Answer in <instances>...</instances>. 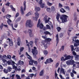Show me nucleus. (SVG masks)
<instances>
[{
  "instance_id": "f257e3e1",
  "label": "nucleus",
  "mask_w": 79,
  "mask_h": 79,
  "mask_svg": "<svg viewBox=\"0 0 79 79\" xmlns=\"http://www.w3.org/2000/svg\"><path fill=\"white\" fill-rule=\"evenodd\" d=\"M67 18H68V16L66 15H62L60 17V19L61 20H62V23H66L67 21Z\"/></svg>"
},
{
  "instance_id": "f03ea898",
  "label": "nucleus",
  "mask_w": 79,
  "mask_h": 79,
  "mask_svg": "<svg viewBox=\"0 0 79 79\" xmlns=\"http://www.w3.org/2000/svg\"><path fill=\"white\" fill-rule=\"evenodd\" d=\"M34 49H32L31 53L33 54L34 58H35L37 57V55L38 53V51L37 50V48L35 47H34Z\"/></svg>"
},
{
  "instance_id": "7ed1b4c3",
  "label": "nucleus",
  "mask_w": 79,
  "mask_h": 79,
  "mask_svg": "<svg viewBox=\"0 0 79 79\" xmlns=\"http://www.w3.org/2000/svg\"><path fill=\"white\" fill-rule=\"evenodd\" d=\"M26 26V27H31L33 26V24L31 23V20H28L27 21Z\"/></svg>"
},
{
  "instance_id": "20e7f679",
  "label": "nucleus",
  "mask_w": 79,
  "mask_h": 79,
  "mask_svg": "<svg viewBox=\"0 0 79 79\" xmlns=\"http://www.w3.org/2000/svg\"><path fill=\"white\" fill-rule=\"evenodd\" d=\"M75 63L73 59H71V60H68L66 62V63L68 66H69V65H73Z\"/></svg>"
},
{
  "instance_id": "39448f33",
  "label": "nucleus",
  "mask_w": 79,
  "mask_h": 79,
  "mask_svg": "<svg viewBox=\"0 0 79 79\" xmlns=\"http://www.w3.org/2000/svg\"><path fill=\"white\" fill-rule=\"evenodd\" d=\"M37 27H40V29H42L44 27V25L42 23H40V19H39L38 20V23L37 25Z\"/></svg>"
},
{
  "instance_id": "423d86ee",
  "label": "nucleus",
  "mask_w": 79,
  "mask_h": 79,
  "mask_svg": "<svg viewBox=\"0 0 79 79\" xmlns=\"http://www.w3.org/2000/svg\"><path fill=\"white\" fill-rule=\"evenodd\" d=\"M73 56H70V55H67L66 57H65L64 60L66 61V60H73Z\"/></svg>"
},
{
  "instance_id": "0eeeda50",
  "label": "nucleus",
  "mask_w": 79,
  "mask_h": 79,
  "mask_svg": "<svg viewBox=\"0 0 79 79\" xmlns=\"http://www.w3.org/2000/svg\"><path fill=\"white\" fill-rule=\"evenodd\" d=\"M70 47L71 48V51L72 52V53L73 55L74 56H76L77 54H76V53L75 52L73 51L74 50V46H73V45H71L70 46Z\"/></svg>"
},
{
  "instance_id": "6e6552de",
  "label": "nucleus",
  "mask_w": 79,
  "mask_h": 79,
  "mask_svg": "<svg viewBox=\"0 0 79 79\" xmlns=\"http://www.w3.org/2000/svg\"><path fill=\"white\" fill-rule=\"evenodd\" d=\"M28 59L30 60V61H29V65H33V63H34V60H32V59L30 58L29 57H27Z\"/></svg>"
},
{
  "instance_id": "1a4fd4ad",
  "label": "nucleus",
  "mask_w": 79,
  "mask_h": 79,
  "mask_svg": "<svg viewBox=\"0 0 79 79\" xmlns=\"http://www.w3.org/2000/svg\"><path fill=\"white\" fill-rule=\"evenodd\" d=\"M35 17L34 18V19L36 21H37V18L39 17V14L37 12H36L35 13Z\"/></svg>"
},
{
  "instance_id": "9d476101",
  "label": "nucleus",
  "mask_w": 79,
  "mask_h": 79,
  "mask_svg": "<svg viewBox=\"0 0 79 79\" xmlns=\"http://www.w3.org/2000/svg\"><path fill=\"white\" fill-rule=\"evenodd\" d=\"M46 62H48V63H51L53 62V60L52 58H49L46 60Z\"/></svg>"
},
{
  "instance_id": "9b49d317",
  "label": "nucleus",
  "mask_w": 79,
  "mask_h": 79,
  "mask_svg": "<svg viewBox=\"0 0 79 79\" xmlns=\"http://www.w3.org/2000/svg\"><path fill=\"white\" fill-rule=\"evenodd\" d=\"M56 37V46H57V44H58V42H59V38H58V34H57Z\"/></svg>"
},
{
  "instance_id": "f8f14e48",
  "label": "nucleus",
  "mask_w": 79,
  "mask_h": 79,
  "mask_svg": "<svg viewBox=\"0 0 79 79\" xmlns=\"http://www.w3.org/2000/svg\"><path fill=\"white\" fill-rule=\"evenodd\" d=\"M44 34L45 35H52V34L48 31H46L44 32Z\"/></svg>"
},
{
  "instance_id": "ddd939ff",
  "label": "nucleus",
  "mask_w": 79,
  "mask_h": 79,
  "mask_svg": "<svg viewBox=\"0 0 79 79\" xmlns=\"http://www.w3.org/2000/svg\"><path fill=\"white\" fill-rule=\"evenodd\" d=\"M60 14H58V13H57L56 15V19L57 21H58L59 22V18H60Z\"/></svg>"
},
{
  "instance_id": "4468645a",
  "label": "nucleus",
  "mask_w": 79,
  "mask_h": 79,
  "mask_svg": "<svg viewBox=\"0 0 79 79\" xmlns=\"http://www.w3.org/2000/svg\"><path fill=\"white\" fill-rule=\"evenodd\" d=\"M28 32L29 33V36L30 37H32L33 36V35L32 34V31H31V29L28 30Z\"/></svg>"
},
{
  "instance_id": "2eb2a0df",
  "label": "nucleus",
  "mask_w": 79,
  "mask_h": 79,
  "mask_svg": "<svg viewBox=\"0 0 79 79\" xmlns=\"http://www.w3.org/2000/svg\"><path fill=\"white\" fill-rule=\"evenodd\" d=\"M77 16L76 15V13L74 14V21H77Z\"/></svg>"
},
{
  "instance_id": "dca6fc26",
  "label": "nucleus",
  "mask_w": 79,
  "mask_h": 79,
  "mask_svg": "<svg viewBox=\"0 0 79 79\" xmlns=\"http://www.w3.org/2000/svg\"><path fill=\"white\" fill-rule=\"evenodd\" d=\"M18 63L20 65H23L24 64V62L23 61H21V60H20L18 62Z\"/></svg>"
},
{
  "instance_id": "f3484780",
  "label": "nucleus",
  "mask_w": 79,
  "mask_h": 79,
  "mask_svg": "<svg viewBox=\"0 0 79 79\" xmlns=\"http://www.w3.org/2000/svg\"><path fill=\"white\" fill-rule=\"evenodd\" d=\"M10 7L12 11H16V9L13 7V6L12 5H10Z\"/></svg>"
},
{
  "instance_id": "a211bd4d",
  "label": "nucleus",
  "mask_w": 79,
  "mask_h": 79,
  "mask_svg": "<svg viewBox=\"0 0 79 79\" xmlns=\"http://www.w3.org/2000/svg\"><path fill=\"white\" fill-rule=\"evenodd\" d=\"M35 10L36 11H39L40 10V8L39 7L36 6L35 7Z\"/></svg>"
},
{
  "instance_id": "6ab92c4d",
  "label": "nucleus",
  "mask_w": 79,
  "mask_h": 79,
  "mask_svg": "<svg viewBox=\"0 0 79 79\" xmlns=\"http://www.w3.org/2000/svg\"><path fill=\"white\" fill-rule=\"evenodd\" d=\"M50 42H47L46 44L44 45V47H47L48 46L50 45Z\"/></svg>"
},
{
  "instance_id": "aec40b11",
  "label": "nucleus",
  "mask_w": 79,
  "mask_h": 79,
  "mask_svg": "<svg viewBox=\"0 0 79 79\" xmlns=\"http://www.w3.org/2000/svg\"><path fill=\"white\" fill-rule=\"evenodd\" d=\"M26 1H25L23 2V5L24 6V11H25V10H26Z\"/></svg>"
},
{
  "instance_id": "412c9836",
  "label": "nucleus",
  "mask_w": 79,
  "mask_h": 79,
  "mask_svg": "<svg viewBox=\"0 0 79 79\" xmlns=\"http://www.w3.org/2000/svg\"><path fill=\"white\" fill-rule=\"evenodd\" d=\"M45 40L47 41V42H50L52 41V39L50 38H46V39H45Z\"/></svg>"
},
{
  "instance_id": "4be33fe9",
  "label": "nucleus",
  "mask_w": 79,
  "mask_h": 79,
  "mask_svg": "<svg viewBox=\"0 0 79 79\" xmlns=\"http://www.w3.org/2000/svg\"><path fill=\"white\" fill-rule=\"evenodd\" d=\"M23 6H21V10H20L21 12V13L22 15H24V10H23Z\"/></svg>"
},
{
  "instance_id": "5701e85b",
  "label": "nucleus",
  "mask_w": 79,
  "mask_h": 79,
  "mask_svg": "<svg viewBox=\"0 0 79 79\" xmlns=\"http://www.w3.org/2000/svg\"><path fill=\"white\" fill-rule=\"evenodd\" d=\"M44 73V70H41L40 72V76H43Z\"/></svg>"
},
{
  "instance_id": "b1692460",
  "label": "nucleus",
  "mask_w": 79,
  "mask_h": 79,
  "mask_svg": "<svg viewBox=\"0 0 79 79\" xmlns=\"http://www.w3.org/2000/svg\"><path fill=\"white\" fill-rule=\"evenodd\" d=\"M60 11L61 13H65L66 12V10H64V9L63 8H61L60 10Z\"/></svg>"
},
{
  "instance_id": "393cba45",
  "label": "nucleus",
  "mask_w": 79,
  "mask_h": 79,
  "mask_svg": "<svg viewBox=\"0 0 79 79\" xmlns=\"http://www.w3.org/2000/svg\"><path fill=\"white\" fill-rule=\"evenodd\" d=\"M12 21L10 19H8V20L7 21V22L9 25L10 24V23H11Z\"/></svg>"
},
{
  "instance_id": "a878e982",
  "label": "nucleus",
  "mask_w": 79,
  "mask_h": 79,
  "mask_svg": "<svg viewBox=\"0 0 79 79\" xmlns=\"http://www.w3.org/2000/svg\"><path fill=\"white\" fill-rule=\"evenodd\" d=\"M11 15H10L7 14L6 15V18L8 19H10V18L11 17Z\"/></svg>"
},
{
  "instance_id": "bb28decb",
  "label": "nucleus",
  "mask_w": 79,
  "mask_h": 79,
  "mask_svg": "<svg viewBox=\"0 0 79 79\" xmlns=\"http://www.w3.org/2000/svg\"><path fill=\"white\" fill-rule=\"evenodd\" d=\"M56 29L57 30L58 32H60V31L61 30V28L60 27H58L56 28Z\"/></svg>"
},
{
  "instance_id": "cd10ccee",
  "label": "nucleus",
  "mask_w": 79,
  "mask_h": 79,
  "mask_svg": "<svg viewBox=\"0 0 79 79\" xmlns=\"http://www.w3.org/2000/svg\"><path fill=\"white\" fill-rule=\"evenodd\" d=\"M43 52L44 53V55H47V54H48V51L47 50H44L43 51Z\"/></svg>"
},
{
  "instance_id": "c85d7f7f",
  "label": "nucleus",
  "mask_w": 79,
  "mask_h": 79,
  "mask_svg": "<svg viewBox=\"0 0 79 79\" xmlns=\"http://www.w3.org/2000/svg\"><path fill=\"white\" fill-rule=\"evenodd\" d=\"M47 11L48 13H51V9L50 8H47Z\"/></svg>"
},
{
  "instance_id": "c756f323",
  "label": "nucleus",
  "mask_w": 79,
  "mask_h": 79,
  "mask_svg": "<svg viewBox=\"0 0 79 79\" xmlns=\"http://www.w3.org/2000/svg\"><path fill=\"white\" fill-rule=\"evenodd\" d=\"M44 6H45V3H44L43 4H40V7L42 8H44Z\"/></svg>"
},
{
  "instance_id": "7c9ffc66",
  "label": "nucleus",
  "mask_w": 79,
  "mask_h": 79,
  "mask_svg": "<svg viewBox=\"0 0 79 79\" xmlns=\"http://www.w3.org/2000/svg\"><path fill=\"white\" fill-rule=\"evenodd\" d=\"M49 25L51 26V27L52 29H53V25L52 24V22L49 21Z\"/></svg>"
},
{
  "instance_id": "2f4dec72",
  "label": "nucleus",
  "mask_w": 79,
  "mask_h": 79,
  "mask_svg": "<svg viewBox=\"0 0 79 79\" xmlns=\"http://www.w3.org/2000/svg\"><path fill=\"white\" fill-rule=\"evenodd\" d=\"M55 10V6H52L51 7V10L52 11H54Z\"/></svg>"
},
{
  "instance_id": "473e14b6",
  "label": "nucleus",
  "mask_w": 79,
  "mask_h": 79,
  "mask_svg": "<svg viewBox=\"0 0 79 79\" xmlns=\"http://www.w3.org/2000/svg\"><path fill=\"white\" fill-rule=\"evenodd\" d=\"M31 11H30L28 12L26 15V16H29V15H32V13H31Z\"/></svg>"
},
{
  "instance_id": "72a5a7b5",
  "label": "nucleus",
  "mask_w": 79,
  "mask_h": 79,
  "mask_svg": "<svg viewBox=\"0 0 79 79\" xmlns=\"http://www.w3.org/2000/svg\"><path fill=\"white\" fill-rule=\"evenodd\" d=\"M24 48L23 47H20V52H23V50H24Z\"/></svg>"
},
{
  "instance_id": "f704fd0d",
  "label": "nucleus",
  "mask_w": 79,
  "mask_h": 79,
  "mask_svg": "<svg viewBox=\"0 0 79 79\" xmlns=\"http://www.w3.org/2000/svg\"><path fill=\"white\" fill-rule=\"evenodd\" d=\"M34 63L35 66H37L38 64V62L36 60H34Z\"/></svg>"
},
{
  "instance_id": "c9c22d12",
  "label": "nucleus",
  "mask_w": 79,
  "mask_h": 79,
  "mask_svg": "<svg viewBox=\"0 0 79 79\" xmlns=\"http://www.w3.org/2000/svg\"><path fill=\"white\" fill-rule=\"evenodd\" d=\"M47 3L48 5H49V6H52V3L49 2L48 1L47 2Z\"/></svg>"
},
{
  "instance_id": "e433bc0d",
  "label": "nucleus",
  "mask_w": 79,
  "mask_h": 79,
  "mask_svg": "<svg viewBox=\"0 0 79 79\" xmlns=\"http://www.w3.org/2000/svg\"><path fill=\"white\" fill-rule=\"evenodd\" d=\"M64 8L66 9L67 10H69V7L68 6H65Z\"/></svg>"
},
{
  "instance_id": "4c0bfd02",
  "label": "nucleus",
  "mask_w": 79,
  "mask_h": 79,
  "mask_svg": "<svg viewBox=\"0 0 79 79\" xmlns=\"http://www.w3.org/2000/svg\"><path fill=\"white\" fill-rule=\"evenodd\" d=\"M30 45L31 47H33V42L30 41Z\"/></svg>"
},
{
  "instance_id": "58836bf2",
  "label": "nucleus",
  "mask_w": 79,
  "mask_h": 79,
  "mask_svg": "<svg viewBox=\"0 0 79 79\" xmlns=\"http://www.w3.org/2000/svg\"><path fill=\"white\" fill-rule=\"evenodd\" d=\"M16 76L17 77V79H21V78L20 77V76L18 75H16Z\"/></svg>"
},
{
  "instance_id": "ea45409f",
  "label": "nucleus",
  "mask_w": 79,
  "mask_h": 79,
  "mask_svg": "<svg viewBox=\"0 0 79 79\" xmlns=\"http://www.w3.org/2000/svg\"><path fill=\"white\" fill-rule=\"evenodd\" d=\"M60 73H63L64 74H65V72H64V69H61L60 70Z\"/></svg>"
},
{
  "instance_id": "a19ab883",
  "label": "nucleus",
  "mask_w": 79,
  "mask_h": 79,
  "mask_svg": "<svg viewBox=\"0 0 79 79\" xmlns=\"http://www.w3.org/2000/svg\"><path fill=\"white\" fill-rule=\"evenodd\" d=\"M5 7L3 6L2 9V11L3 12V13H5Z\"/></svg>"
},
{
  "instance_id": "79ce46f5",
  "label": "nucleus",
  "mask_w": 79,
  "mask_h": 79,
  "mask_svg": "<svg viewBox=\"0 0 79 79\" xmlns=\"http://www.w3.org/2000/svg\"><path fill=\"white\" fill-rule=\"evenodd\" d=\"M11 26H12V30H13L14 31H16V29H15L14 28V27H13V25L12 24H11Z\"/></svg>"
},
{
  "instance_id": "37998d69",
  "label": "nucleus",
  "mask_w": 79,
  "mask_h": 79,
  "mask_svg": "<svg viewBox=\"0 0 79 79\" xmlns=\"http://www.w3.org/2000/svg\"><path fill=\"white\" fill-rule=\"evenodd\" d=\"M0 27L1 29H3V23H2L1 25L0 26Z\"/></svg>"
},
{
  "instance_id": "c03bdc74",
  "label": "nucleus",
  "mask_w": 79,
  "mask_h": 79,
  "mask_svg": "<svg viewBox=\"0 0 79 79\" xmlns=\"http://www.w3.org/2000/svg\"><path fill=\"white\" fill-rule=\"evenodd\" d=\"M59 8H62V7H63V5H62V4H61V3H59Z\"/></svg>"
},
{
  "instance_id": "a18cd8bd",
  "label": "nucleus",
  "mask_w": 79,
  "mask_h": 79,
  "mask_svg": "<svg viewBox=\"0 0 79 79\" xmlns=\"http://www.w3.org/2000/svg\"><path fill=\"white\" fill-rule=\"evenodd\" d=\"M70 75L72 77H74V73H73L72 72L70 73Z\"/></svg>"
},
{
  "instance_id": "49530a36",
  "label": "nucleus",
  "mask_w": 79,
  "mask_h": 79,
  "mask_svg": "<svg viewBox=\"0 0 79 79\" xmlns=\"http://www.w3.org/2000/svg\"><path fill=\"white\" fill-rule=\"evenodd\" d=\"M73 69H74L76 68V64H73Z\"/></svg>"
},
{
  "instance_id": "de8ad7c7",
  "label": "nucleus",
  "mask_w": 79,
  "mask_h": 79,
  "mask_svg": "<svg viewBox=\"0 0 79 79\" xmlns=\"http://www.w3.org/2000/svg\"><path fill=\"white\" fill-rule=\"evenodd\" d=\"M9 45L10 46H13V42L11 41V42H10L9 43Z\"/></svg>"
},
{
  "instance_id": "09e8293b",
  "label": "nucleus",
  "mask_w": 79,
  "mask_h": 79,
  "mask_svg": "<svg viewBox=\"0 0 79 79\" xmlns=\"http://www.w3.org/2000/svg\"><path fill=\"white\" fill-rule=\"evenodd\" d=\"M11 58V56L10 55H8L7 56V58H8V59H10Z\"/></svg>"
},
{
  "instance_id": "8fccbe9b",
  "label": "nucleus",
  "mask_w": 79,
  "mask_h": 79,
  "mask_svg": "<svg viewBox=\"0 0 79 79\" xmlns=\"http://www.w3.org/2000/svg\"><path fill=\"white\" fill-rule=\"evenodd\" d=\"M46 27L47 29H51V28L50 27V26L48 25H46Z\"/></svg>"
},
{
  "instance_id": "3c124183",
  "label": "nucleus",
  "mask_w": 79,
  "mask_h": 79,
  "mask_svg": "<svg viewBox=\"0 0 79 79\" xmlns=\"http://www.w3.org/2000/svg\"><path fill=\"white\" fill-rule=\"evenodd\" d=\"M35 76H35H36V75H34L33 74H30V76L31 77V78H32V77H33V76Z\"/></svg>"
},
{
  "instance_id": "603ef678",
  "label": "nucleus",
  "mask_w": 79,
  "mask_h": 79,
  "mask_svg": "<svg viewBox=\"0 0 79 79\" xmlns=\"http://www.w3.org/2000/svg\"><path fill=\"white\" fill-rule=\"evenodd\" d=\"M39 5H41V4H42V0H40L39 1Z\"/></svg>"
},
{
  "instance_id": "864d4df0",
  "label": "nucleus",
  "mask_w": 79,
  "mask_h": 79,
  "mask_svg": "<svg viewBox=\"0 0 79 79\" xmlns=\"http://www.w3.org/2000/svg\"><path fill=\"white\" fill-rule=\"evenodd\" d=\"M3 71L5 73H8V70L4 69V70Z\"/></svg>"
},
{
  "instance_id": "5fc2aeb1",
  "label": "nucleus",
  "mask_w": 79,
  "mask_h": 79,
  "mask_svg": "<svg viewBox=\"0 0 79 79\" xmlns=\"http://www.w3.org/2000/svg\"><path fill=\"white\" fill-rule=\"evenodd\" d=\"M60 36L61 38L63 37V33H61L60 34Z\"/></svg>"
},
{
  "instance_id": "6e6d98bb",
  "label": "nucleus",
  "mask_w": 79,
  "mask_h": 79,
  "mask_svg": "<svg viewBox=\"0 0 79 79\" xmlns=\"http://www.w3.org/2000/svg\"><path fill=\"white\" fill-rule=\"evenodd\" d=\"M41 43L44 45H45V44L46 43V42H45V41L43 40L41 41Z\"/></svg>"
},
{
  "instance_id": "4d7b16f0",
  "label": "nucleus",
  "mask_w": 79,
  "mask_h": 79,
  "mask_svg": "<svg viewBox=\"0 0 79 79\" xmlns=\"http://www.w3.org/2000/svg\"><path fill=\"white\" fill-rule=\"evenodd\" d=\"M3 58H4L5 59H7V56L6 55H3Z\"/></svg>"
},
{
  "instance_id": "13d9d810",
  "label": "nucleus",
  "mask_w": 79,
  "mask_h": 79,
  "mask_svg": "<svg viewBox=\"0 0 79 79\" xmlns=\"http://www.w3.org/2000/svg\"><path fill=\"white\" fill-rule=\"evenodd\" d=\"M59 65V63H57L55 65V67L56 68H58V67Z\"/></svg>"
},
{
  "instance_id": "bf43d9fd",
  "label": "nucleus",
  "mask_w": 79,
  "mask_h": 79,
  "mask_svg": "<svg viewBox=\"0 0 79 79\" xmlns=\"http://www.w3.org/2000/svg\"><path fill=\"white\" fill-rule=\"evenodd\" d=\"M17 66H15V65H14L13 67V69H17Z\"/></svg>"
},
{
  "instance_id": "052dcab7",
  "label": "nucleus",
  "mask_w": 79,
  "mask_h": 79,
  "mask_svg": "<svg viewBox=\"0 0 79 79\" xmlns=\"http://www.w3.org/2000/svg\"><path fill=\"white\" fill-rule=\"evenodd\" d=\"M75 58L76 59H77V60H78V57H79V55H75Z\"/></svg>"
},
{
  "instance_id": "680f3d73",
  "label": "nucleus",
  "mask_w": 79,
  "mask_h": 79,
  "mask_svg": "<svg viewBox=\"0 0 79 79\" xmlns=\"http://www.w3.org/2000/svg\"><path fill=\"white\" fill-rule=\"evenodd\" d=\"M7 63H8V64L9 65H10L11 64V62H10V61H7Z\"/></svg>"
},
{
  "instance_id": "e2e57ef3",
  "label": "nucleus",
  "mask_w": 79,
  "mask_h": 79,
  "mask_svg": "<svg viewBox=\"0 0 79 79\" xmlns=\"http://www.w3.org/2000/svg\"><path fill=\"white\" fill-rule=\"evenodd\" d=\"M17 41V42H21V39H20V38L18 37V38Z\"/></svg>"
},
{
  "instance_id": "0e129e2a",
  "label": "nucleus",
  "mask_w": 79,
  "mask_h": 79,
  "mask_svg": "<svg viewBox=\"0 0 79 79\" xmlns=\"http://www.w3.org/2000/svg\"><path fill=\"white\" fill-rule=\"evenodd\" d=\"M61 48L62 51H63V50H64V46H62L61 47Z\"/></svg>"
},
{
  "instance_id": "69168bd1",
  "label": "nucleus",
  "mask_w": 79,
  "mask_h": 79,
  "mask_svg": "<svg viewBox=\"0 0 79 79\" xmlns=\"http://www.w3.org/2000/svg\"><path fill=\"white\" fill-rule=\"evenodd\" d=\"M72 72H73V73H74V74H76V73H76V71H75L74 70H73Z\"/></svg>"
},
{
  "instance_id": "338daca9",
  "label": "nucleus",
  "mask_w": 79,
  "mask_h": 79,
  "mask_svg": "<svg viewBox=\"0 0 79 79\" xmlns=\"http://www.w3.org/2000/svg\"><path fill=\"white\" fill-rule=\"evenodd\" d=\"M2 79H10V78H9L8 77H7L6 78H5V77H2Z\"/></svg>"
},
{
  "instance_id": "774afa93",
  "label": "nucleus",
  "mask_w": 79,
  "mask_h": 79,
  "mask_svg": "<svg viewBox=\"0 0 79 79\" xmlns=\"http://www.w3.org/2000/svg\"><path fill=\"white\" fill-rule=\"evenodd\" d=\"M48 17V16H47V15L45 16L44 17V20H46V19H47Z\"/></svg>"
}]
</instances>
